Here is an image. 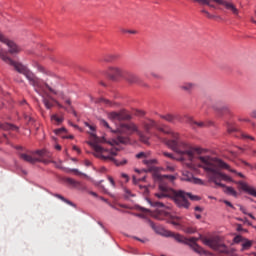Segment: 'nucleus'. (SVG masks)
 Masks as SVG:
<instances>
[{
    "label": "nucleus",
    "mask_w": 256,
    "mask_h": 256,
    "mask_svg": "<svg viewBox=\"0 0 256 256\" xmlns=\"http://www.w3.org/2000/svg\"><path fill=\"white\" fill-rule=\"evenodd\" d=\"M0 59H2V61H4V63L7 65L14 67L15 71L21 73V75H24L29 81L30 85L34 87L36 93L42 97L46 109H53L55 99H53V97H51L47 91H50V93H53V95H57L56 89L47 83H43V81L37 78V76H35L31 70L27 69V66L16 62L15 60L11 59V57H8L7 52L4 50H0Z\"/></svg>",
    "instance_id": "f257e3e1"
},
{
    "label": "nucleus",
    "mask_w": 256,
    "mask_h": 256,
    "mask_svg": "<svg viewBox=\"0 0 256 256\" xmlns=\"http://www.w3.org/2000/svg\"><path fill=\"white\" fill-rule=\"evenodd\" d=\"M152 177L156 183H159V193L155 194L157 199H165V197H170L175 205L179 207V209H189L190 203L188 199L191 201H199L201 199L199 196L193 195L191 193H186L183 190H175L169 186L173 181H175V176L173 175H163L159 173V171L155 170L152 173Z\"/></svg>",
    "instance_id": "f03ea898"
},
{
    "label": "nucleus",
    "mask_w": 256,
    "mask_h": 256,
    "mask_svg": "<svg viewBox=\"0 0 256 256\" xmlns=\"http://www.w3.org/2000/svg\"><path fill=\"white\" fill-rule=\"evenodd\" d=\"M111 132L117 133V137L111 140H107L105 137L99 138L95 133H90L91 141L88 142V145L93 149L94 157L102 161H115L119 145H127L130 142L129 137L123 136L124 134L117 132V129L111 130Z\"/></svg>",
    "instance_id": "7ed1b4c3"
},
{
    "label": "nucleus",
    "mask_w": 256,
    "mask_h": 256,
    "mask_svg": "<svg viewBox=\"0 0 256 256\" xmlns=\"http://www.w3.org/2000/svg\"><path fill=\"white\" fill-rule=\"evenodd\" d=\"M200 167L206 170L209 176V180L215 183L217 187H225L224 192L227 195H232V197H237V191L233 187L225 186L221 181H232L231 177L227 174H223L221 169H227L230 173H237V171L231 169L229 164L219 158H212L209 156H200Z\"/></svg>",
    "instance_id": "20e7f679"
},
{
    "label": "nucleus",
    "mask_w": 256,
    "mask_h": 256,
    "mask_svg": "<svg viewBox=\"0 0 256 256\" xmlns=\"http://www.w3.org/2000/svg\"><path fill=\"white\" fill-rule=\"evenodd\" d=\"M156 129L165 135H172L173 140L165 139L164 143H166L167 147L180 155L179 161H189L191 163L197 155H200L201 149L193 148L185 143L179 142L177 140L178 134H175L169 126H158Z\"/></svg>",
    "instance_id": "39448f33"
},
{
    "label": "nucleus",
    "mask_w": 256,
    "mask_h": 256,
    "mask_svg": "<svg viewBox=\"0 0 256 256\" xmlns=\"http://www.w3.org/2000/svg\"><path fill=\"white\" fill-rule=\"evenodd\" d=\"M142 127L145 132L139 130L137 125L135 123H129V124H120V126L117 128V133H120V135H124V137H129V135H133V133H137L140 141L144 143L145 145H149V137H151V129L155 127L157 129L158 125L155 120H148L146 122H143Z\"/></svg>",
    "instance_id": "423d86ee"
},
{
    "label": "nucleus",
    "mask_w": 256,
    "mask_h": 256,
    "mask_svg": "<svg viewBox=\"0 0 256 256\" xmlns=\"http://www.w3.org/2000/svg\"><path fill=\"white\" fill-rule=\"evenodd\" d=\"M194 3H199L200 5H207L208 7H211L212 9H218L220 11H227L228 13H231L234 15V17H239L240 10L237 8V5L233 0H193ZM213 3H215L217 6H215Z\"/></svg>",
    "instance_id": "0eeeda50"
},
{
    "label": "nucleus",
    "mask_w": 256,
    "mask_h": 256,
    "mask_svg": "<svg viewBox=\"0 0 256 256\" xmlns=\"http://www.w3.org/2000/svg\"><path fill=\"white\" fill-rule=\"evenodd\" d=\"M126 72L127 70L123 67L114 65L108 67L106 75L111 81H119L120 79H124Z\"/></svg>",
    "instance_id": "6e6552de"
},
{
    "label": "nucleus",
    "mask_w": 256,
    "mask_h": 256,
    "mask_svg": "<svg viewBox=\"0 0 256 256\" xmlns=\"http://www.w3.org/2000/svg\"><path fill=\"white\" fill-rule=\"evenodd\" d=\"M203 243L219 253H229L227 246L225 244H221L217 238H206L203 240Z\"/></svg>",
    "instance_id": "1a4fd4ad"
},
{
    "label": "nucleus",
    "mask_w": 256,
    "mask_h": 256,
    "mask_svg": "<svg viewBox=\"0 0 256 256\" xmlns=\"http://www.w3.org/2000/svg\"><path fill=\"white\" fill-rule=\"evenodd\" d=\"M0 42L4 43V45H7V47L9 48L8 53H10V55H17L21 53V47H19L12 40H9V38L5 37V35H3V33L1 32H0Z\"/></svg>",
    "instance_id": "9d476101"
},
{
    "label": "nucleus",
    "mask_w": 256,
    "mask_h": 256,
    "mask_svg": "<svg viewBox=\"0 0 256 256\" xmlns=\"http://www.w3.org/2000/svg\"><path fill=\"white\" fill-rule=\"evenodd\" d=\"M108 118L111 119V121H129L131 120V115L127 113V111L122 110L119 112H110Z\"/></svg>",
    "instance_id": "9b49d317"
},
{
    "label": "nucleus",
    "mask_w": 256,
    "mask_h": 256,
    "mask_svg": "<svg viewBox=\"0 0 256 256\" xmlns=\"http://www.w3.org/2000/svg\"><path fill=\"white\" fill-rule=\"evenodd\" d=\"M159 235H162V237H173L175 241L178 243H189L187 241V238L183 237L181 234H175L172 231L161 229L160 231L156 230Z\"/></svg>",
    "instance_id": "f8f14e48"
},
{
    "label": "nucleus",
    "mask_w": 256,
    "mask_h": 256,
    "mask_svg": "<svg viewBox=\"0 0 256 256\" xmlns=\"http://www.w3.org/2000/svg\"><path fill=\"white\" fill-rule=\"evenodd\" d=\"M123 79L126 83H129V85H141V78L129 70H126Z\"/></svg>",
    "instance_id": "ddd939ff"
},
{
    "label": "nucleus",
    "mask_w": 256,
    "mask_h": 256,
    "mask_svg": "<svg viewBox=\"0 0 256 256\" xmlns=\"http://www.w3.org/2000/svg\"><path fill=\"white\" fill-rule=\"evenodd\" d=\"M238 185L242 191H245V193H248V195H251L252 197H256V189L254 187L245 182H238Z\"/></svg>",
    "instance_id": "4468645a"
},
{
    "label": "nucleus",
    "mask_w": 256,
    "mask_h": 256,
    "mask_svg": "<svg viewBox=\"0 0 256 256\" xmlns=\"http://www.w3.org/2000/svg\"><path fill=\"white\" fill-rule=\"evenodd\" d=\"M164 215H165V217L167 219V222L171 223V225H174L175 227H179V225H181V217L173 216L169 212H165Z\"/></svg>",
    "instance_id": "2eb2a0df"
},
{
    "label": "nucleus",
    "mask_w": 256,
    "mask_h": 256,
    "mask_svg": "<svg viewBox=\"0 0 256 256\" xmlns=\"http://www.w3.org/2000/svg\"><path fill=\"white\" fill-rule=\"evenodd\" d=\"M146 201L149 203V205H151V207L164 208V209H168V211H171V209H172L171 204H165L160 201H152L149 198H147Z\"/></svg>",
    "instance_id": "dca6fc26"
},
{
    "label": "nucleus",
    "mask_w": 256,
    "mask_h": 256,
    "mask_svg": "<svg viewBox=\"0 0 256 256\" xmlns=\"http://www.w3.org/2000/svg\"><path fill=\"white\" fill-rule=\"evenodd\" d=\"M19 157L22 161H26V163H31L32 165L41 161V159L35 158L27 153H20Z\"/></svg>",
    "instance_id": "f3484780"
},
{
    "label": "nucleus",
    "mask_w": 256,
    "mask_h": 256,
    "mask_svg": "<svg viewBox=\"0 0 256 256\" xmlns=\"http://www.w3.org/2000/svg\"><path fill=\"white\" fill-rule=\"evenodd\" d=\"M182 181H189L190 183H195V185H203V180L193 177V174H184Z\"/></svg>",
    "instance_id": "a211bd4d"
},
{
    "label": "nucleus",
    "mask_w": 256,
    "mask_h": 256,
    "mask_svg": "<svg viewBox=\"0 0 256 256\" xmlns=\"http://www.w3.org/2000/svg\"><path fill=\"white\" fill-rule=\"evenodd\" d=\"M197 88V84L193 82H185L184 84L180 85V89L182 91H186L187 93H191V91Z\"/></svg>",
    "instance_id": "6ab92c4d"
},
{
    "label": "nucleus",
    "mask_w": 256,
    "mask_h": 256,
    "mask_svg": "<svg viewBox=\"0 0 256 256\" xmlns=\"http://www.w3.org/2000/svg\"><path fill=\"white\" fill-rule=\"evenodd\" d=\"M57 169H61L62 171H65L66 173H75L76 175H85L81 173L78 169H68L65 167H62L61 163L56 164Z\"/></svg>",
    "instance_id": "aec40b11"
},
{
    "label": "nucleus",
    "mask_w": 256,
    "mask_h": 256,
    "mask_svg": "<svg viewBox=\"0 0 256 256\" xmlns=\"http://www.w3.org/2000/svg\"><path fill=\"white\" fill-rule=\"evenodd\" d=\"M116 59H119V55L117 54H107L104 56L102 61L104 63H113V61H116Z\"/></svg>",
    "instance_id": "412c9836"
},
{
    "label": "nucleus",
    "mask_w": 256,
    "mask_h": 256,
    "mask_svg": "<svg viewBox=\"0 0 256 256\" xmlns=\"http://www.w3.org/2000/svg\"><path fill=\"white\" fill-rule=\"evenodd\" d=\"M0 129H4V131H18L19 128L15 125L6 123V124H0Z\"/></svg>",
    "instance_id": "4be33fe9"
},
{
    "label": "nucleus",
    "mask_w": 256,
    "mask_h": 256,
    "mask_svg": "<svg viewBox=\"0 0 256 256\" xmlns=\"http://www.w3.org/2000/svg\"><path fill=\"white\" fill-rule=\"evenodd\" d=\"M191 249H193L195 253H198V255H205V253H207L198 244H191Z\"/></svg>",
    "instance_id": "5701e85b"
},
{
    "label": "nucleus",
    "mask_w": 256,
    "mask_h": 256,
    "mask_svg": "<svg viewBox=\"0 0 256 256\" xmlns=\"http://www.w3.org/2000/svg\"><path fill=\"white\" fill-rule=\"evenodd\" d=\"M189 123H190V125L192 127H194V129H196V127L198 129H203V127H205V123L204 122H197V121H195L193 119H190Z\"/></svg>",
    "instance_id": "b1692460"
},
{
    "label": "nucleus",
    "mask_w": 256,
    "mask_h": 256,
    "mask_svg": "<svg viewBox=\"0 0 256 256\" xmlns=\"http://www.w3.org/2000/svg\"><path fill=\"white\" fill-rule=\"evenodd\" d=\"M54 197L57 199H60V201H63L64 203H67V205H70L71 207H75V204L68 200L67 198H64L61 194H53Z\"/></svg>",
    "instance_id": "393cba45"
},
{
    "label": "nucleus",
    "mask_w": 256,
    "mask_h": 256,
    "mask_svg": "<svg viewBox=\"0 0 256 256\" xmlns=\"http://www.w3.org/2000/svg\"><path fill=\"white\" fill-rule=\"evenodd\" d=\"M251 247H253V242L250 240H245L242 243V249L241 251H249V249H251Z\"/></svg>",
    "instance_id": "a878e982"
},
{
    "label": "nucleus",
    "mask_w": 256,
    "mask_h": 256,
    "mask_svg": "<svg viewBox=\"0 0 256 256\" xmlns=\"http://www.w3.org/2000/svg\"><path fill=\"white\" fill-rule=\"evenodd\" d=\"M160 118L164 119L165 121H168V123H173V121L177 119V117H175V115L172 114L160 115Z\"/></svg>",
    "instance_id": "bb28decb"
},
{
    "label": "nucleus",
    "mask_w": 256,
    "mask_h": 256,
    "mask_svg": "<svg viewBox=\"0 0 256 256\" xmlns=\"http://www.w3.org/2000/svg\"><path fill=\"white\" fill-rule=\"evenodd\" d=\"M51 121L59 125L60 123H63V117H59L56 114H53L51 116Z\"/></svg>",
    "instance_id": "cd10ccee"
},
{
    "label": "nucleus",
    "mask_w": 256,
    "mask_h": 256,
    "mask_svg": "<svg viewBox=\"0 0 256 256\" xmlns=\"http://www.w3.org/2000/svg\"><path fill=\"white\" fill-rule=\"evenodd\" d=\"M188 243H184V245H197V242L199 241V238L191 237L190 239H187Z\"/></svg>",
    "instance_id": "c85d7f7f"
},
{
    "label": "nucleus",
    "mask_w": 256,
    "mask_h": 256,
    "mask_svg": "<svg viewBox=\"0 0 256 256\" xmlns=\"http://www.w3.org/2000/svg\"><path fill=\"white\" fill-rule=\"evenodd\" d=\"M140 192L147 197L149 195V188L147 186L139 185Z\"/></svg>",
    "instance_id": "c756f323"
},
{
    "label": "nucleus",
    "mask_w": 256,
    "mask_h": 256,
    "mask_svg": "<svg viewBox=\"0 0 256 256\" xmlns=\"http://www.w3.org/2000/svg\"><path fill=\"white\" fill-rule=\"evenodd\" d=\"M113 163H115V165L117 167H123V165H127V159H123V160H117V159H114Z\"/></svg>",
    "instance_id": "7c9ffc66"
},
{
    "label": "nucleus",
    "mask_w": 256,
    "mask_h": 256,
    "mask_svg": "<svg viewBox=\"0 0 256 256\" xmlns=\"http://www.w3.org/2000/svg\"><path fill=\"white\" fill-rule=\"evenodd\" d=\"M238 121H240V123H251V125L255 126V123H253L249 117H239Z\"/></svg>",
    "instance_id": "2f4dec72"
},
{
    "label": "nucleus",
    "mask_w": 256,
    "mask_h": 256,
    "mask_svg": "<svg viewBox=\"0 0 256 256\" xmlns=\"http://www.w3.org/2000/svg\"><path fill=\"white\" fill-rule=\"evenodd\" d=\"M149 157V152H140L136 154V159H147Z\"/></svg>",
    "instance_id": "473e14b6"
},
{
    "label": "nucleus",
    "mask_w": 256,
    "mask_h": 256,
    "mask_svg": "<svg viewBox=\"0 0 256 256\" xmlns=\"http://www.w3.org/2000/svg\"><path fill=\"white\" fill-rule=\"evenodd\" d=\"M75 189H78V191H87V186L81 182H78Z\"/></svg>",
    "instance_id": "72a5a7b5"
},
{
    "label": "nucleus",
    "mask_w": 256,
    "mask_h": 256,
    "mask_svg": "<svg viewBox=\"0 0 256 256\" xmlns=\"http://www.w3.org/2000/svg\"><path fill=\"white\" fill-rule=\"evenodd\" d=\"M66 183H68L69 185H72V187H77V184L79 183V181L73 180V178H67L66 179Z\"/></svg>",
    "instance_id": "f704fd0d"
},
{
    "label": "nucleus",
    "mask_w": 256,
    "mask_h": 256,
    "mask_svg": "<svg viewBox=\"0 0 256 256\" xmlns=\"http://www.w3.org/2000/svg\"><path fill=\"white\" fill-rule=\"evenodd\" d=\"M98 103H104V105H108V107H111V105H112L111 101H109V100H107L105 98H100L98 100Z\"/></svg>",
    "instance_id": "c9c22d12"
},
{
    "label": "nucleus",
    "mask_w": 256,
    "mask_h": 256,
    "mask_svg": "<svg viewBox=\"0 0 256 256\" xmlns=\"http://www.w3.org/2000/svg\"><path fill=\"white\" fill-rule=\"evenodd\" d=\"M155 163H157L156 159H149V160L145 159V160H143L144 165H153Z\"/></svg>",
    "instance_id": "e433bc0d"
},
{
    "label": "nucleus",
    "mask_w": 256,
    "mask_h": 256,
    "mask_svg": "<svg viewBox=\"0 0 256 256\" xmlns=\"http://www.w3.org/2000/svg\"><path fill=\"white\" fill-rule=\"evenodd\" d=\"M227 130H228V133H235V131H237V128H235V126L231 124H228Z\"/></svg>",
    "instance_id": "4c0bfd02"
},
{
    "label": "nucleus",
    "mask_w": 256,
    "mask_h": 256,
    "mask_svg": "<svg viewBox=\"0 0 256 256\" xmlns=\"http://www.w3.org/2000/svg\"><path fill=\"white\" fill-rule=\"evenodd\" d=\"M100 125L102 127H106V129H111V127L109 126V123L103 119L100 120Z\"/></svg>",
    "instance_id": "58836bf2"
},
{
    "label": "nucleus",
    "mask_w": 256,
    "mask_h": 256,
    "mask_svg": "<svg viewBox=\"0 0 256 256\" xmlns=\"http://www.w3.org/2000/svg\"><path fill=\"white\" fill-rule=\"evenodd\" d=\"M202 13H204V15H206V17H208V19H215V16L211 15V13H209V11H207V10H202Z\"/></svg>",
    "instance_id": "ea45409f"
},
{
    "label": "nucleus",
    "mask_w": 256,
    "mask_h": 256,
    "mask_svg": "<svg viewBox=\"0 0 256 256\" xmlns=\"http://www.w3.org/2000/svg\"><path fill=\"white\" fill-rule=\"evenodd\" d=\"M242 139H250V141H255V137L248 134H242Z\"/></svg>",
    "instance_id": "a19ab883"
},
{
    "label": "nucleus",
    "mask_w": 256,
    "mask_h": 256,
    "mask_svg": "<svg viewBox=\"0 0 256 256\" xmlns=\"http://www.w3.org/2000/svg\"><path fill=\"white\" fill-rule=\"evenodd\" d=\"M47 153V150H37L36 155H39L40 157H45V154Z\"/></svg>",
    "instance_id": "79ce46f5"
},
{
    "label": "nucleus",
    "mask_w": 256,
    "mask_h": 256,
    "mask_svg": "<svg viewBox=\"0 0 256 256\" xmlns=\"http://www.w3.org/2000/svg\"><path fill=\"white\" fill-rule=\"evenodd\" d=\"M125 197H127V198L133 197V194L131 193V190L125 189Z\"/></svg>",
    "instance_id": "37998d69"
},
{
    "label": "nucleus",
    "mask_w": 256,
    "mask_h": 256,
    "mask_svg": "<svg viewBox=\"0 0 256 256\" xmlns=\"http://www.w3.org/2000/svg\"><path fill=\"white\" fill-rule=\"evenodd\" d=\"M163 155H164V157H168L169 159H175V157L171 153L163 152Z\"/></svg>",
    "instance_id": "c03bdc74"
},
{
    "label": "nucleus",
    "mask_w": 256,
    "mask_h": 256,
    "mask_svg": "<svg viewBox=\"0 0 256 256\" xmlns=\"http://www.w3.org/2000/svg\"><path fill=\"white\" fill-rule=\"evenodd\" d=\"M223 203H225V205H227L228 207H231V209H235V206H233V204L228 200H224Z\"/></svg>",
    "instance_id": "a18cd8bd"
},
{
    "label": "nucleus",
    "mask_w": 256,
    "mask_h": 256,
    "mask_svg": "<svg viewBox=\"0 0 256 256\" xmlns=\"http://www.w3.org/2000/svg\"><path fill=\"white\" fill-rule=\"evenodd\" d=\"M241 241H243V237H241V236H236V237L234 238V242H235V243H241Z\"/></svg>",
    "instance_id": "49530a36"
},
{
    "label": "nucleus",
    "mask_w": 256,
    "mask_h": 256,
    "mask_svg": "<svg viewBox=\"0 0 256 256\" xmlns=\"http://www.w3.org/2000/svg\"><path fill=\"white\" fill-rule=\"evenodd\" d=\"M37 69L38 71H40V73H45V67H43L42 65L37 64Z\"/></svg>",
    "instance_id": "de8ad7c7"
},
{
    "label": "nucleus",
    "mask_w": 256,
    "mask_h": 256,
    "mask_svg": "<svg viewBox=\"0 0 256 256\" xmlns=\"http://www.w3.org/2000/svg\"><path fill=\"white\" fill-rule=\"evenodd\" d=\"M84 124L86 125V127L90 128V131H95V126L89 124L88 122H85Z\"/></svg>",
    "instance_id": "09e8293b"
},
{
    "label": "nucleus",
    "mask_w": 256,
    "mask_h": 256,
    "mask_svg": "<svg viewBox=\"0 0 256 256\" xmlns=\"http://www.w3.org/2000/svg\"><path fill=\"white\" fill-rule=\"evenodd\" d=\"M108 181L112 185V187H115V180H113V177L109 176Z\"/></svg>",
    "instance_id": "8fccbe9b"
},
{
    "label": "nucleus",
    "mask_w": 256,
    "mask_h": 256,
    "mask_svg": "<svg viewBox=\"0 0 256 256\" xmlns=\"http://www.w3.org/2000/svg\"><path fill=\"white\" fill-rule=\"evenodd\" d=\"M65 132V128H60L55 130L56 135H61V133Z\"/></svg>",
    "instance_id": "3c124183"
},
{
    "label": "nucleus",
    "mask_w": 256,
    "mask_h": 256,
    "mask_svg": "<svg viewBox=\"0 0 256 256\" xmlns=\"http://www.w3.org/2000/svg\"><path fill=\"white\" fill-rule=\"evenodd\" d=\"M250 117H252L253 119H256V110H252L250 112Z\"/></svg>",
    "instance_id": "603ef678"
},
{
    "label": "nucleus",
    "mask_w": 256,
    "mask_h": 256,
    "mask_svg": "<svg viewBox=\"0 0 256 256\" xmlns=\"http://www.w3.org/2000/svg\"><path fill=\"white\" fill-rule=\"evenodd\" d=\"M186 233H190V234L195 233V229H193V228H187V229H186Z\"/></svg>",
    "instance_id": "864d4df0"
},
{
    "label": "nucleus",
    "mask_w": 256,
    "mask_h": 256,
    "mask_svg": "<svg viewBox=\"0 0 256 256\" xmlns=\"http://www.w3.org/2000/svg\"><path fill=\"white\" fill-rule=\"evenodd\" d=\"M240 211H242V213H244V215H249V213H247V210L245 208H243V206H240Z\"/></svg>",
    "instance_id": "5fc2aeb1"
},
{
    "label": "nucleus",
    "mask_w": 256,
    "mask_h": 256,
    "mask_svg": "<svg viewBox=\"0 0 256 256\" xmlns=\"http://www.w3.org/2000/svg\"><path fill=\"white\" fill-rule=\"evenodd\" d=\"M121 177H123V179H126V181H129V175L122 173Z\"/></svg>",
    "instance_id": "6e6d98bb"
},
{
    "label": "nucleus",
    "mask_w": 256,
    "mask_h": 256,
    "mask_svg": "<svg viewBox=\"0 0 256 256\" xmlns=\"http://www.w3.org/2000/svg\"><path fill=\"white\" fill-rule=\"evenodd\" d=\"M26 121H28L29 123H33V118H31L30 116H25Z\"/></svg>",
    "instance_id": "4d7b16f0"
},
{
    "label": "nucleus",
    "mask_w": 256,
    "mask_h": 256,
    "mask_svg": "<svg viewBox=\"0 0 256 256\" xmlns=\"http://www.w3.org/2000/svg\"><path fill=\"white\" fill-rule=\"evenodd\" d=\"M84 165H86V167H91V161L85 160Z\"/></svg>",
    "instance_id": "13d9d810"
},
{
    "label": "nucleus",
    "mask_w": 256,
    "mask_h": 256,
    "mask_svg": "<svg viewBox=\"0 0 256 256\" xmlns=\"http://www.w3.org/2000/svg\"><path fill=\"white\" fill-rule=\"evenodd\" d=\"M167 171H171V172H173V171H175V167H173V166H167Z\"/></svg>",
    "instance_id": "bf43d9fd"
},
{
    "label": "nucleus",
    "mask_w": 256,
    "mask_h": 256,
    "mask_svg": "<svg viewBox=\"0 0 256 256\" xmlns=\"http://www.w3.org/2000/svg\"><path fill=\"white\" fill-rule=\"evenodd\" d=\"M150 227H152V229L157 231V228L155 227V223H153L152 221H150Z\"/></svg>",
    "instance_id": "052dcab7"
},
{
    "label": "nucleus",
    "mask_w": 256,
    "mask_h": 256,
    "mask_svg": "<svg viewBox=\"0 0 256 256\" xmlns=\"http://www.w3.org/2000/svg\"><path fill=\"white\" fill-rule=\"evenodd\" d=\"M140 211H143V213H149V209L143 207L140 208Z\"/></svg>",
    "instance_id": "680f3d73"
},
{
    "label": "nucleus",
    "mask_w": 256,
    "mask_h": 256,
    "mask_svg": "<svg viewBox=\"0 0 256 256\" xmlns=\"http://www.w3.org/2000/svg\"><path fill=\"white\" fill-rule=\"evenodd\" d=\"M65 103H66V105H68V107H71V100L70 99H66Z\"/></svg>",
    "instance_id": "e2e57ef3"
},
{
    "label": "nucleus",
    "mask_w": 256,
    "mask_h": 256,
    "mask_svg": "<svg viewBox=\"0 0 256 256\" xmlns=\"http://www.w3.org/2000/svg\"><path fill=\"white\" fill-rule=\"evenodd\" d=\"M128 33H131L132 35H135L137 33V31H135V30H128Z\"/></svg>",
    "instance_id": "0e129e2a"
},
{
    "label": "nucleus",
    "mask_w": 256,
    "mask_h": 256,
    "mask_svg": "<svg viewBox=\"0 0 256 256\" xmlns=\"http://www.w3.org/2000/svg\"><path fill=\"white\" fill-rule=\"evenodd\" d=\"M89 194L92 195L93 197H97V194L93 191H90Z\"/></svg>",
    "instance_id": "69168bd1"
},
{
    "label": "nucleus",
    "mask_w": 256,
    "mask_h": 256,
    "mask_svg": "<svg viewBox=\"0 0 256 256\" xmlns=\"http://www.w3.org/2000/svg\"><path fill=\"white\" fill-rule=\"evenodd\" d=\"M55 149H57V151H61V145H56Z\"/></svg>",
    "instance_id": "338daca9"
},
{
    "label": "nucleus",
    "mask_w": 256,
    "mask_h": 256,
    "mask_svg": "<svg viewBox=\"0 0 256 256\" xmlns=\"http://www.w3.org/2000/svg\"><path fill=\"white\" fill-rule=\"evenodd\" d=\"M195 211H202V209H201V207L196 206V207H195Z\"/></svg>",
    "instance_id": "774afa93"
}]
</instances>
